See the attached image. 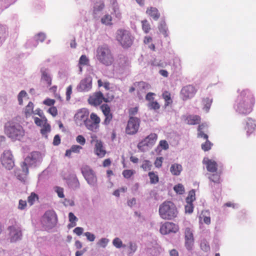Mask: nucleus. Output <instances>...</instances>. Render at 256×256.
<instances>
[{
    "mask_svg": "<svg viewBox=\"0 0 256 256\" xmlns=\"http://www.w3.org/2000/svg\"><path fill=\"white\" fill-rule=\"evenodd\" d=\"M96 58L100 64L106 66H111L114 60V54L107 45L98 46L96 50Z\"/></svg>",
    "mask_w": 256,
    "mask_h": 256,
    "instance_id": "nucleus-1",
    "label": "nucleus"
},
{
    "mask_svg": "<svg viewBox=\"0 0 256 256\" xmlns=\"http://www.w3.org/2000/svg\"><path fill=\"white\" fill-rule=\"evenodd\" d=\"M158 212L162 219L172 220L177 216L178 211L172 202L165 201L160 206Z\"/></svg>",
    "mask_w": 256,
    "mask_h": 256,
    "instance_id": "nucleus-2",
    "label": "nucleus"
},
{
    "mask_svg": "<svg viewBox=\"0 0 256 256\" xmlns=\"http://www.w3.org/2000/svg\"><path fill=\"white\" fill-rule=\"evenodd\" d=\"M5 133L14 140H20L24 136V130L21 125L14 122H8L5 126Z\"/></svg>",
    "mask_w": 256,
    "mask_h": 256,
    "instance_id": "nucleus-3",
    "label": "nucleus"
},
{
    "mask_svg": "<svg viewBox=\"0 0 256 256\" xmlns=\"http://www.w3.org/2000/svg\"><path fill=\"white\" fill-rule=\"evenodd\" d=\"M254 104V96L248 91H242L237 100V108L239 110H250Z\"/></svg>",
    "mask_w": 256,
    "mask_h": 256,
    "instance_id": "nucleus-4",
    "label": "nucleus"
},
{
    "mask_svg": "<svg viewBox=\"0 0 256 256\" xmlns=\"http://www.w3.org/2000/svg\"><path fill=\"white\" fill-rule=\"evenodd\" d=\"M116 39L124 48L130 47L133 43V38L130 32L125 30H117Z\"/></svg>",
    "mask_w": 256,
    "mask_h": 256,
    "instance_id": "nucleus-5",
    "label": "nucleus"
},
{
    "mask_svg": "<svg viewBox=\"0 0 256 256\" xmlns=\"http://www.w3.org/2000/svg\"><path fill=\"white\" fill-rule=\"evenodd\" d=\"M81 172L87 182L92 186L97 184V177L94 170L88 166L84 165L81 168Z\"/></svg>",
    "mask_w": 256,
    "mask_h": 256,
    "instance_id": "nucleus-6",
    "label": "nucleus"
},
{
    "mask_svg": "<svg viewBox=\"0 0 256 256\" xmlns=\"http://www.w3.org/2000/svg\"><path fill=\"white\" fill-rule=\"evenodd\" d=\"M57 216L53 210H47L42 216L44 225L48 228L54 227L57 223Z\"/></svg>",
    "mask_w": 256,
    "mask_h": 256,
    "instance_id": "nucleus-7",
    "label": "nucleus"
},
{
    "mask_svg": "<svg viewBox=\"0 0 256 256\" xmlns=\"http://www.w3.org/2000/svg\"><path fill=\"white\" fill-rule=\"evenodd\" d=\"M114 98V96H112L110 97L104 98L103 94L99 91L94 92L92 96H90L88 101L90 104L94 106H99L102 101L106 102H112Z\"/></svg>",
    "mask_w": 256,
    "mask_h": 256,
    "instance_id": "nucleus-8",
    "label": "nucleus"
},
{
    "mask_svg": "<svg viewBox=\"0 0 256 256\" xmlns=\"http://www.w3.org/2000/svg\"><path fill=\"white\" fill-rule=\"evenodd\" d=\"M10 226L8 228V231L9 240L10 242H16L22 238V229L20 227L16 224Z\"/></svg>",
    "mask_w": 256,
    "mask_h": 256,
    "instance_id": "nucleus-9",
    "label": "nucleus"
},
{
    "mask_svg": "<svg viewBox=\"0 0 256 256\" xmlns=\"http://www.w3.org/2000/svg\"><path fill=\"white\" fill-rule=\"evenodd\" d=\"M90 144H94V152L98 157L102 158L105 156L106 152L102 142L98 138L96 135L93 134L90 136Z\"/></svg>",
    "mask_w": 256,
    "mask_h": 256,
    "instance_id": "nucleus-10",
    "label": "nucleus"
},
{
    "mask_svg": "<svg viewBox=\"0 0 256 256\" xmlns=\"http://www.w3.org/2000/svg\"><path fill=\"white\" fill-rule=\"evenodd\" d=\"M140 120L135 117H130L126 128V132L129 135L136 134L140 128Z\"/></svg>",
    "mask_w": 256,
    "mask_h": 256,
    "instance_id": "nucleus-11",
    "label": "nucleus"
},
{
    "mask_svg": "<svg viewBox=\"0 0 256 256\" xmlns=\"http://www.w3.org/2000/svg\"><path fill=\"white\" fill-rule=\"evenodd\" d=\"M179 230V226L178 224L172 222H165L162 224L160 228V232L163 235L168 234L170 233H176Z\"/></svg>",
    "mask_w": 256,
    "mask_h": 256,
    "instance_id": "nucleus-12",
    "label": "nucleus"
},
{
    "mask_svg": "<svg viewBox=\"0 0 256 256\" xmlns=\"http://www.w3.org/2000/svg\"><path fill=\"white\" fill-rule=\"evenodd\" d=\"M1 162L2 166L8 170L12 169L14 166L12 155L10 150H4L1 156Z\"/></svg>",
    "mask_w": 256,
    "mask_h": 256,
    "instance_id": "nucleus-13",
    "label": "nucleus"
},
{
    "mask_svg": "<svg viewBox=\"0 0 256 256\" xmlns=\"http://www.w3.org/2000/svg\"><path fill=\"white\" fill-rule=\"evenodd\" d=\"M197 92L196 89L192 85L184 86L180 91V96L184 100H186L194 96Z\"/></svg>",
    "mask_w": 256,
    "mask_h": 256,
    "instance_id": "nucleus-14",
    "label": "nucleus"
},
{
    "mask_svg": "<svg viewBox=\"0 0 256 256\" xmlns=\"http://www.w3.org/2000/svg\"><path fill=\"white\" fill-rule=\"evenodd\" d=\"M185 246L188 250H191L194 244L192 230L190 228H186L184 230Z\"/></svg>",
    "mask_w": 256,
    "mask_h": 256,
    "instance_id": "nucleus-15",
    "label": "nucleus"
},
{
    "mask_svg": "<svg viewBox=\"0 0 256 256\" xmlns=\"http://www.w3.org/2000/svg\"><path fill=\"white\" fill-rule=\"evenodd\" d=\"M24 160L29 166H32L40 162L42 160V157L40 152H33L26 156Z\"/></svg>",
    "mask_w": 256,
    "mask_h": 256,
    "instance_id": "nucleus-16",
    "label": "nucleus"
},
{
    "mask_svg": "<svg viewBox=\"0 0 256 256\" xmlns=\"http://www.w3.org/2000/svg\"><path fill=\"white\" fill-rule=\"evenodd\" d=\"M158 138V135L155 133H152L147 136L144 140L138 144V147L146 146H151L154 144Z\"/></svg>",
    "mask_w": 256,
    "mask_h": 256,
    "instance_id": "nucleus-17",
    "label": "nucleus"
},
{
    "mask_svg": "<svg viewBox=\"0 0 256 256\" xmlns=\"http://www.w3.org/2000/svg\"><path fill=\"white\" fill-rule=\"evenodd\" d=\"M92 86V80L90 76L86 77L81 80L78 89L80 92L88 91Z\"/></svg>",
    "mask_w": 256,
    "mask_h": 256,
    "instance_id": "nucleus-18",
    "label": "nucleus"
},
{
    "mask_svg": "<svg viewBox=\"0 0 256 256\" xmlns=\"http://www.w3.org/2000/svg\"><path fill=\"white\" fill-rule=\"evenodd\" d=\"M203 163L206 164L208 171L210 172H217L218 164L215 161L207 158L206 160L204 159Z\"/></svg>",
    "mask_w": 256,
    "mask_h": 256,
    "instance_id": "nucleus-19",
    "label": "nucleus"
},
{
    "mask_svg": "<svg viewBox=\"0 0 256 256\" xmlns=\"http://www.w3.org/2000/svg\"><path fill=\"white\" fill-rule=\"evenodd\" d=\"M146 12L154 20H158L160 16L158 10L155 7H148Z\"/></svg>",
    "mask_w": 256,
    "mask_h": 256,
    "instance_id": "nucleus-20",
    "label": "nucleus"
},
{
    "mask_svg": "<svg viewBox=\"0 0 256 256\" xmlns=\"http://www.w3.org/2000/svg\"><path fill=\"white\" fill-rule=\"evenodd\" d=\"M185 122L188 124L195 125L200 122V118L197 115H190L184 118Z\"/></svg>",
    "mask_w": 256,
    "mask_h": 256,
    "instance_id": "nucleus-21",
    "label": "nucleus"
},
{
    "mask_svg": "<svg viewBox=\"0 0 256 256\" xmlns=\"http://www.w3.org/2000/svg\"><path fill=\"white\" fill-rule=\"evenodd\" d=\"M162 98L164 100V108L172 106L173 101L170 92L166 90L164 91L162 94Z\"/></svg>",
    "mask_w": 256,
    "mask_h": 256,
    "instance_id": "nucleus-22",
    "label": "nucleus"
},
{
    "mask_svg": "<svg viewBox=\"0 0 256 256\" xmlns=\"http://www.w3.org/2000/svg\"><path fill=\"white\" fill-rule=\"evenodd\" d=\"M182 170V165L178 164H172L170 168V172L174 176H179Z\"/></svg>",
    "mask_w": 256,
    "mask_h": 256,
    "instance_id": "nucleus-23",
    "label": "nucleus"
},
{
    "mask_svg": "<svg viewBox=\"0 0 256 256\" xmlns=\"http://www.w3.org/2000/svg\"><path fill=\"white\" fill-rule=\"evenodd\" d=\"M134 85L138 92H142L144 90L148 89L150 87L149 84L144 82H136L134 84Z\"/></svg>",
    "mask_w": 256,
    "mask_h": 256,
    "instance_id": "nucleus-24",
    "label": "nucleus"
},
{
    "mask_svg": "<svg viewBox=\"0 0 256 256\" xmlns=\"http://www.w3.org/2000/svg\"><path fill=\"white\" fill-rule=\"evenodd\" d=\"M256 126V124L254 121L251 119H249L246 122L245 129L246 130L247 132L250 134L254 130Z\"/></svg>",
    "mask_w": 256,
    "mask_h": 256,
    "instance_id": "nucleus-25",
    "label": "nucleus"
},
{
    "mask_svg": "<svg viewBox=\"0 0 256 256\" xmlns=\"http://www.w3.org/2000/svg\"><path fill=\"white\" fill-rule=\"evenodd\" d=\"M208 179L212 182L215 184H220V172H215L214 174H209L208 176Z\"/></svg>",
    "mask_w": 256,
    "mask_h": 256,
    "instance_id": "nucleus-26",
    "label": "nucleus"
},
{
    "mask_svg": "<svg viewBox=\"0 0 256 256\" xmlns=\"http://www.w3.org/2000/svg\"><path fill=\"white\" fill-rule=\"evenodd\" d=\"M28 163L25 160L24 162H22L21 164L22 174L24 176V178H21L20 176H18V178L21 180H24V178L28 174Z\"/></svg>",
    "mask_w": 256,
    "mask_h": 256,
    "instance_id": "nucleus-27",
    "label": "nucleus"
},
{
    "mask_svg": "<svg viewBox=\"0 0 256 256\" xmlns=\"http://www.w3.org/2000/svg\"><path fill=\"white\" fill-rule=\"evenodd\" d=\"M8 35V30L6 28L0 24V44H1L5 40Z\"/></svg>",
    "mask_w": 256,
    "mask_h": 256,
    "instance_id": "nucleus-28",
    "label": "nucleus"
},
{
    "mask_svg": "<svg viewBox=\"0 0 256 256\" xmlns=\"http://www.w3.org/2000/svg\"><path fill=\"white\" fill-rule=\"evenodd\" d=\"M158 28L160 33H162L164 37H166L168 36V28L166 27V23L164 21L161 22L158 26Z\"/></svg>",
    "mask_w": 256,
    "mask_h": 256,
    "instance_id": "nucleus-29",
    "label": "nucleus"
},
{
    "mask_svg": "<svg viewBox=\"0 0 256 256\" xmlns=\"http://www.w3.org/2000/svg\"><path fill=\"white\" fill-rule=\"evenodd\" d=\"M89 59L87 58L86 55H82L79 60L78 66L80 71H82V66H88L89 64Z\"/></svg>",
    "mask_w": 256,
    "mask_h": 256,
    "instance_id": "nucleus-30",
    "label": "nucleus"
},
{
    "mask_svg": "<svg viewBox=\"0 0 256 256\" xmlns=\"http://www.w3.org/2000/svg\"><path fill=\"white\" fill-rule=\"evenodd\" d=\"M104 8V4L102 0L96 2L94 6V14H96L98 12L102 11Z\"/></svg>",
    "mask_w": 256,
    "mask_h": 256,
    "instance_id": "nucleus-31",
    "label": "nucleus"
},
{
    "mask_svg": "<svg viewBox=\"0 0 256 256\" xmlns=\"http://www.w3.org/2000/svg\"><path fill=\"white\" fill-rule=\"evenodd\" d=\"M142 30L145 34H148L151 30V26L150 22L147 20H142Z\"/></svg>",
    "mask_w": 256,
    "mask_h": 256,
    "instance_id": "nucleus-32",
    "label": "nucleus"
},
{
    "mask_svg": "<svg viewBox=\"0 0 256 256\" xmlns=\"http://www.w3.org/2000/svg\"><path fill=\"white\" fill-rule=\"evenodd\" d=\"M40 130L41 134L44 136L46 138H48V134L51 130V127L50 124L47 122L44 126H42Z\"/></svg>",
    "mask_w": 256,
    "mask_h": 256,
    "instance_id": "nucleus-33",
    "label": "nucleus"
},
{
    "mask_svg": "<svg viewBox=\"0 0 256 256\" xmlns=\"http://www.w3.org/2000/svg\"><path fill=\"white\" fill-rule=\"evenodd\" d=\"M148 176L150 180V183L151 184H156L159 181V178L158 175L154 172H150L148 173Z\"/></svg>",
    "mask_w": 256,
    "mask_h": 256,
    "instance_id": "nucleus-34",
    "label": "nucleus"
},
{
    "mask_svg": "<svg viewBox=\"0 0 256 256\" xmlns=\"http://www.w3.org/2000/svg\"><path fill=\"white\" fill-rule=\"evenodd\" d=\"M202 102L204 106L203 110L205 111L209 110L212 102V100L208 98H206L202 100Z\"/></svg>",
    "mask_w": 256,
    "mask_h": 256,
    "instance_id": "nucleus-35",
    "label": "nucleus"
},
{
    "mask_svg": "<svg viewBox=\"0 0 256 256\" xmlns=\"http://www.w3.org/2000/svg\"><path fill=\"white\" fill-rule=\"evenodd\" d=\"M200 220H202L206 224H210V218L206 211L202 212V214L200 216Z\"/></svg>",
    "mask_w": 256,
    "mask_h": 256,
    "instance_id": "nucleus-36",
    "label": "nucleus"
},
{
    "mask_svg": "<svg viewBox=\"0 0 256 256\" xmlns=\"http://www.w3.org/2000/svg\"><path fill=\"white\" fill-rule=\"evenodd\" d=\"M38 200V196L36 193L32 192L28 198V202L30 206L34 204L36 200Z\"/></svg>",
    "mask_w": 256,
    "mask_h": 256,
    "instance_id": "nucleus-37",
    "label": "nucleus"
},
{
    "mask_svg": "<svg viewBox=\"0 0 256 256\" xmlns=\"http://www.w3.org/2000/svg\"><path fill=\"white\" fill-rule=\"evenodd\" d=\"M42 78L46 81L48 86H50L52 84V79L46 70H42Z\"/></svg>",
    "mask_w": 256,
    "mask_h": 256,
    "instance_id": "nucleus-38",
    "label": "nucleus"
},
{
    "mask_svg": "<svg viewBox=\"0 0 256 256\" xmlns=\"http://www.w3.org/2000/svg\"><path fill=\"white\" fill-rule=\"evenodd\" d=\"M112 17L110 14L104 15L101 19V22L106 25L112 24Z\"/></svg>",
    "mask_w": 256,
    "mask_h": 256,
    "instance_id": "nucleus-39",
    "label": "nucleus"
},
{
    "mask_svg": "<svg viewBox=\"0 0 256 256\" xmlns=\"http://www.w3.org/2000/svg\"><path fill=\"white\" fill-rule=\"evenodd\" d=\"M34 122L38 126H42L48 122L47 119L44 117L42 118H40L38 117L34 118Z\"/></svg>",
    "mask_w": 256,
    "mask_h": 256,
    "instance_id": "nucleus-40",
    "label": "nucleus"
},
{
    "mask_svg": "<svg viewBox=\"0 0 256 256\" xmlns=\"http://www.w3.org/2000/svg\"><path fill=\"white\" fill-rule=\"evenodd\" d=\"M141 168L144 171L150 170L152 168V164L150 161L148 160H144L142 162Z\"/></svg>",
    "mask_w": 256,
    "mask_h": 256,
    "instance_id": "nucleus-41",
    "label": "nucleus"
},
{
    "mask_svg": "<svg viewBox=\"0 0 256 256\" xmlns=\"http://www.w3.org/2000/svg\"><path fill=\"white\" fill-rule=\"evenodd\" d=\"M206 140V142L202 144V149L204 152L210 150L213 145L208 139Z\"/></svg>",
    "mask_w": 256,
    "mask_h": 256,
    "instance_id": "nucleus-42",
    "label": "nucleus"
},
{
    "mask_svg": "<svg viewBox=\"0 0 256 256\" xmlns=\"http://www.w3.org/2000/svg\"><path fill=\"white\" fill-rule=\"evenodd\" d=\"M196 194L195 191L194 190H190L188 192V196L186 198V202H192L195 200L196 199Z\"/></svg>",
    "mask_w": 256,
    "mask_h": 256,
    "instance_id": "nucleus-43",
    "label": "nucleus"
},
{
    "mask_svg": "<svg viewBox=\"0 0 256 256\" xmlns=\"http://www.w3.org/2000/svg\"><path fill=\"white\" fill-rule=\"evenodd\" d=\"M68 218L70 222H71V226H76V222L78 220V218L72 212L68 214Z\"/></svg>",
    "mask_w": 256,
    "mask_h": 256,
    "instance_id": "nucleus-44",
    "label": "nucleus"
},
{
    "mask_svg": "<svg viewBox=\"0 0 256 256\" xmlns=\"http://www.w3.org/2000/svg\"><path fill=\"white\" fill-rule=\"evenodd\" d=\"M85 124L88 129L92 131L96 130L98 127V124H96L93 122H91L90 120L86 121L85 122Z\"/></svg>",
    "mask_w": 256,
    "mask_h": 256,
    "instance_id": "nucleus-45",
    "label": "nucleus"
},
{
    "mask_svg": "<svg viewBox=\"0 0 256 256\" xmlns=\"http://www.w3.org/2000/svg\"><path fill=\"white\" fill-rule=\"evenodd\" d=\"M135 173V171L132 170H125L122 172V176L126 178H130Z\"/></svg>",
    "mask_w": 256,
    "mask_h": 256,
    "instance_id": "nucleus-46",
    "label": "nucleus"
},
{
    "mask_svg": "<svg viewBox=\"0 0 256 256\" xmlns=\"http://www.w3.org/2000/svg\"><path fill=\"white\" fill-rule=\"evenodd\" d=\"M174 190L178 194H182L184 192V186L181 184L176 185L174 188Z\"/></svg>",
    "mask_w": 256,
    "mask_h": 256,
    "instance_id": "nucleus-47",
    "label": "nucleus"
},
{
    "mask_svg": "<svg viewBox=\"0 0 256 256\" xmlns=\"http://www.w3.org/2000/svg\"><path fill=\"white\" fill-rule=\"evenodd\" d=\"M112 244L116 248H120L122 246V242L121 240L118 238H116L113 240Z\"/></svg>",
    "mask_w": 256,
    "mask_h": 256,
    "instance_id": "nucleus-48",
    "label": "nucleus"
},
{
    "mask_svg": "<svg viewBox=\"0 0 256 256\" xmlns=\"http://www.w3.org/2000/svg\"><path fill=\"white\" fill-rule=\"evenodd\" d=\"M148 106L154 110H158L160 108V104L156 101H151L148 104Z\"/></svg>",
    "mask_w": 256,
    "mask_h": 256,
    "instance_id": "nucleus-49",
    "label": "nucleus"
},
{
    "mask_svg": "<svg viewBox=\"0 0 256 256\" xmlns=\"http://www.w3.org/2000/svg\"><path fill=\"white\" fill-rule=\"evenodd\" d=\"M27 95V94L25 90H22L19 93L18 95V103L20 105H22V98H24V97H26Z\"/></svg>",
    "mask_w": 256,
    "mask_h": 256,
    "instance_id": "nucleus-50",
    "label": "nucleus"
},
{
    "mask_svg": "<svg viewBox=\"0 0 256 256\" xmlns=\"http://www.w3.org/2000/svg\"><path fill=\"white\" fill-rule=\"evenodd\" d=\"M194 210V206L192 202H186V204L185 206V211L186 212L191 214L192 212Z\"/></svg>",
    "mask_w": 256,
    "mask_h": 256,
    "instance_id": "nucleus-51",
    "label": "nucleus"
},
{
    "mask_svg": "<svg viewBox=\"0 0 256 256\" xmlns=\"http://www.w3.org/2000/svg\"><path fill=\"white\" fill-rule=\"evenodd\" d=\"M98 87H101L103 86L106 90H108L110 89V84L108 82H105L104 83L101 80H98Z\"/></svg>",
    "mask_w": 256,
    "mask_h": 256,
    "instance_id": "nucleus-52",
    "label": "nucleus"
},
{
    "mask_svg": "<svg viewBox=\"0 0 256 256\" xmlns=\"http://www.w3.org/2000/svg\"><path fill=\"white\" fill-rule=\"evenodd\" d=\"M105 116V119L104 120V123L106 124H110V121L112 118V113H104Z\"/></svg>",
    "mask_w": 256,
    "mask_h": 256,
    "instance_id": "nucleus-53",
    "label": "nucleus"
},
{
    "mask_svg": "<svg viewBox=\"0 0 256 256\" xmlns=\"http://www.w3.org/2000/svg\"><path fill=\"white\" fill-rule=\"evenodd\" d=\"M90 118L93 123L98 124L100 122V118L95 114L92 113Z\"/></svg>",
    "mask_w": 256,
    "mask_h": 256,
    "instance_id": "nucleus-54",
    "label": "nucleus"
},
{
    "mask_svg": "<svg viewBox=\"0 0 256 256\" xmlns=\"http://www.w3.org/2000/svg\"><path fill=\"white\" fill-rule=\"evenodd\" d=\"M76 142L84 146L86 144V139L82 135H78L76 138Z\"/></svg>",
    "mask_w": 256,
    "mask_h": 256,
    "instance_id": "nucleus-55",
    "label": "nucleus"
},
{
    "mask_svg": "<svg viewBox=\"0 0 256 256\" xmlns=\"http://www.w3.org/2000/svg\"><path fill=\"white\" fill-rule=\"evenodd\" d=\"M108 242V240L106 238H101L98 242V244L102 248H105Z\"/></svg>",
    "mask_w": 256,
    "mask_h": 256,
    "instance_id": "nucleus-56",
    "label": "nucleus"
},
{
    "mask_svg": "<svg viewBox=\"0 0 256 256\" xmlns=\"http://www.w3.org/2000/svg\"><path fill=\"white\" fill-rule=\"evenodd\" d=\"M84 234L86 236L88 240L90 242H93L94 240L96 237L94 234H91L90 232H86Z\"/></svg>",
    "mask_w": 256,
    "mask_h": 256,
    "instance_id": "nucleus-57",
    "label": "nucleus"
},
{
    "mask_svg": "<svg viewBox=\"0 0 256 256\" xmlns=\"http://www.w3.org/2000/svg\"><path fill=\"white\" fill-rule=\"evenodd\" d=\"M82 148L78 145H72L70 148L71 150L74 153H79Z\"/></svg>",
    "mask_w": 256,
    "mask_h": 256,
    "instance_id": "nucleus-58",
    "label": "nucleus"
},
{
    "mask_svg": "<svg viewBox=\"0 0 256 256\" xmlns=\"http://www.w3.org/2000/svg\"><path fill=\"white\" fill-rule=\"evenodd\" d=\"M72 94V86L71 85L69 86L66 88V99L67 100H69L70 98V96Z\"/></svg>",
    "mask_w": 256,
    "mask_h": 256,
    "instance_id": "nucleus-59",
    "label": "nucleus"
},
{
    "mask_svg": "<svg viewBox=\"0 0 256 256\" xmlns=\"http://www.w3.org/2000/svg\"><path fill=\"white\" fill-rule=\"evenodd\" d=\"M36 38L38 42H43L46 38V36L44 34L40 33L36 36Z\"/></svg>",
    "mask_w": 256,
    "mask_h": 256,
    "instance_id": "nucleus-60",
    "label": "nucleus"
},
{
    "mask_svg": "<svg viewBox=\"0 0 256 256\" xmlns=\"http://www.w3.org/2000/svg\"><path fill=\"white\" fill-rule=\"evenodd\" d=\"M163 158L162 157L157 158L154 162V165L156 168H160L162 166Z\"/></svg>",
    "mask_w": 256,
    "mask_h": 256,
    "instance_id": "nucleus-61",
    "label": "nucleus"
},
{
    "mask_svg": "<svg viewBox=\"0 0 256 256\" xmlns=\"http://www.w3.org/2000/svg\"><path fill=\"white\" fill-rule=\"evenodd\" d=\"M34 104L32 102H30L26 106L24 112H34Z\"/></svg>",
    "mask_w": 256,
    "mask_h": 256,
    "instance_id": "nucleus-62",
    "label": "nucleus"
},
{
    "mask_svg": "<svg viewBox=\"0 0 256 256\" xmlns=\"http://www.w3.org/2000/svg\"><path fill=\"white\" fill-rule=\"evenodd\" d=\"M159 145L164 150H166L168 148V144L165 140H160Z\"/></svg>",
    "mask_w": 256,
    "mask_h": 256,
    "instance_id": "nucleus-63",
    "label": "nucleus"
},
{
    "mask_svg": "<svg viewBox=\"0 0 256 256\" xmlns=\"http://www.w3.org/2000/svg\"><path fill=\"white\" fill-rule=\"evenodd\" d=\"M100 110H102V112H110V106L106 104H102L100 106Z\"/></svg>",
    "mask_w": 256,
    "mask_h": 256,
    "instance_id": "nucleus-64",
    "label": "nucleus"
}]
</instances>
